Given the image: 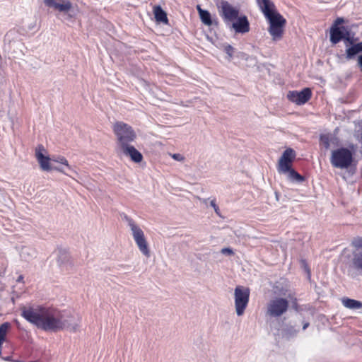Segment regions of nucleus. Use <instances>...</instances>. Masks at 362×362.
<instances>
[{"label": "nucleus", "mask_w": 362, "mask_h": 362, "mask_svg": "<svg viewBox=\"0 0 362 362\" xmlns=\"http://www.w3.org/2000/svg\"><path fill=\"white\" fill-rule=\"evenodd\" d=\"M52 161H54V162H57V163H62L63 165H64L67 169L71 172H74V173H76L72 168L69 165V163H68V160L63 156H59L57 158H52Z\"/></svg>", "instance_id": "nucleus-27"}, {"label": "nucleus", "mask_w": 362, "mask_h": 362, "mask_svg": "<svg viewBox=\"0 0 362 362\" xmlns=\"http://www.w3.org/2000/svg\"><path fill=\"white\" fill-rule=\"evenodd\" d=\"M235 33L245 34L250 30V23L245 15L241 14L235 21L227 26Z\"/></svg>", "instance_id": "nucleus-14"}, {"label": "nucleus", "mask_w": 362, "mask_h": 362, "mask_svg": "<svg viewBox=\"0 0 362 362\" xmlns=\"http://www.w3.org/2000/svg\"><path fill=\"white\" fill-rule=\"evenodd\" d=\"M234 294L237 315H242L249 300L250 291L247 288L237 286Z\"/></svg>", "instance_id": "nucleus-11"}, {"label": "nucleus", "mask_w": 362, "mask_h": 362, "mask_svg": "<svg viewBox=\"0 0 362 362\" xmlns=\"http://www.w3.org/2000/svg\"><path fill=\"white\" fill-rule=\"evenodd\" d=\"M45 4L57 11L58 18L63 21H69L74 17L75 13L69 0H44Z\"/></svg>", "instance_id": "nucleus-7"}, {"label": "nucleus", "mask_w": 362, "mask_h": 362, "mask_svg": "<svg viewBox=\"0 0 362 362\" xmlns=\"http://www.w3.org/2000/svg\"><path fill=\"white\" fill-rule=\"evenodd\" d=\"M352 264L356 269L362 271V251L353 252Z\"/></svg>", "instance_id": "nucleus-24"}, {"label": "nucleus", "mask_w": 362, "mask_h": 362, "mask_svg": "<svg viewBox=\"0 0 362 362\" xmlns=\"http://www.w3.org/2000/svg\"><path fill=\"white\" fill-rule=\"evenodd\" d=\"M20 256L21 259L25 262H29L36 257V250L28 246H23L20 251Z\"/></svg>", "instance_id": "nucleus-19"}, {"label": "nucleus", "mask_w": 362, "mask_h": 362, "mask_svg": "<svg viewBox=\"0 0 362 362\" xmlns=\"http://www.w3.org/2000/svg\"><path fill=\"white\" fill-rule=\"evenodd\" d=\"M200 18L202 20V22L205 24L206 25H212V21L211 18V14L207 11H200Z\"/></svg>", "instance_id": "nucleus-25"}, {"label": "nucleus", "mask_w": 362, "mask_h": 362, "mask_svg": "<svg viewBox=\"0 0 362 362\" xmlns=\"http://www.w3.org/2000/svg\"><path fill=\"white\" fill-rule=\"evenodd\" d=\"M312 95L311 90L305 88L301 91H289L287 94L288 99L296 105H300L308 102Z\"/></svg>", "instance_id": "nucleus-13"}, {"label": "nucleus", "mask_w": 362, "mask_h": 362, "mask_svg": "<svg viewBox=\"0 0 362 362\" xmlns=\"http://www.w3.org/2000/svg\"><path fill=\"white\" fill-rule=\"evenodd\" d=\"M221 253L223 254V255H231L233 254V251L229 248V247H225V248H223L221 249Z\"/></svg>", "instance_id": "nucleus-33"}, {"label": "nucleus", "mask_w": 362, "mask_h": 362, "mask_svg": "<svg viewBox=\"0 0 362 362\" xmlns=\"http://www.w3.org/2000/svg\"><path fill=\"white\" fill-rule=\"evenodd\" d=\"M297 332V329L294 328H291V331L283 330L282 334L286 338H289L290 337L294 335Z\"/></svg>", "instance_id": "nucleus-29"}, {"label": "nucleus", "mask_w": 362, "mask_h": 362, "mask_svg": "<svg viewBox=\"0 0 362 362\" xmlns=\"http://www.w3.org/2000/svg\"><path fill=\"white\" fill-rule=\"evenodd\" d=\"M210 206L214 209L215 213L218 216H221V212L218 206L216 204V200L212 199L210 201Z\"/></svg>", "instance_id": "nucleus-30"}, {"label": "nucleus", "mask_w": 362, "mask_h": 362, "mask_svg": "<svg viewBox=\"0 0 362 362\" xmlns=\"http://www.w3.org/2000/svg\"><path fill=\"white\" fill-rule=\"evenodd\" d=\"M124 219L127 223L139 250L144 257L148 258L151 256V251L144 231L130 217L124 216Z\"/></svg>", "instance_id": "nucleus-3"}, {"label": "nucleus", "mask_w": 362, "mask_h": 362, "mask_svg": "<svg viewBox=\"0 0 362 362\" xmlns=\"http://www.w3.org/2000/svg\"><path fill=\"white\" fill-rule=\"evenodd\" d=\"M201 201H202V203L206 204L208 201H209V199H201Z\"/></svg>", "instance_id": "nucleus-38"}, {"label": "nucleus", "mask_w": 362, "mask_h": 362, "mask_svg": "<svg viewBox=\"0 0 362 362\" xmlns=\"http://www.w3.org/2000/svg\"><path fill=\"white\" fill-rule=\"evenodd\" d=\"M342 305L351 310H359L362 309V302L349 298H343L341 299Z\"/></svg>", "instance_id": "nucleus-22"}, {"label": "nucleus", "mask_w": 362, "mask_h": 362, "mask_svg": "<svg viewBox=\"0 0 362 362\" xmlns=\"http://www.w3.org/2000/svg\"><path fill=\"white\" fill-rule=\"evenodd\" d=\"M344 22V18H337L335 21H334V24L333 26H337L339 27V25L341 23H343Z\"/></svg>", "instance_id": "nucleus-34"}, {"label": "nucleus", "mask_w": 362, "mask_h": 362, "mask_svg": "<svg viewBox=\"0 0 362 362\" xmlns=\"http://www.w3.org/2000/svg\"><path fill=\"white\" fill-rule=\"evenodd\" d=\"M351 245L356 248L362 247V238H356L352 240Z\"/></svg>", "instance_id": "nucleus-28"}, {"label": "nucleus", "mask_w": 362, "mask_h": 362, "mask_svg": "<svg viewBox=\"0 0 362 362\" xmlns=\"http://www.w3.org/2000/svg\"><path fill=\"white\" fill-rule=\"evenodd\" d=\"M287 178L291 182H302L304 181V177L301 176L292 168L289 170L286 171Z\"/></svg>", "instance_id": "nucleus-23"}, {"label": "nucleus", "mask_w": 362, "mask_h": 362, "mask_svg": "<svg viewBox=\"0 0 362 362\" xmlns=\"http://www.w3.org/2000/svg\"><path fill=\"white\" fill-rule=\"evenodd\" d=\"M58 265L62 270L69 271L74 267V262L68 252L64 250H59L57 256Z\"/></svg>", "instance_id": "nucleus-18"}, {"label": "nucleus", "mask_w": 362, "mask_h": 362, "mask_svg": "<svg viewBox=\"0 0 362 362\" xmlns=\"http://www.w3.org/2000/svg\"><path fill=\"white\" fill-rule=\"evenodd\" d=\"M23 280V276H20L18 278V281H21Z\"/></svg>", "instance_id": "nucleus-40"}, {"label": "nucleus", "mask_w": 362, "mask_h": 362, "mask_svg": "<svg viewBox=\"0 0 362 362\" xmlns=\"http://www.w3.org/2000/svg\"><path fill=\"white\" fill-rule=\"evenodd\" d=\"M296 156V151L291 148H286L279 159L277 170L280 174H286V171L292 168V163Z\"/></svg>", "instance_id": "nucleus-12"}, {"label": "nucleus", "mask_w": 362, "mask_h": 362, "mask_svg": "<svg viewBox=\"0 0 362 362\" xmlns=\"http://www.w3.org/2000/svg\"><path fill=\"white\" fill-rule=\"evenodd\" d=\"M218 8L220 16L226 26L235 21L241 15L238 7L233 6L226 1H222Z\"/></svg>", "instance_id": "nucleus-9"}, {"label": "nucleus", "mask_w": 362, "mask_h": 362, "mask_svg": "<svg viewBox=\"0 0 362 362\" xmlns=\"http://www.w3.org/2000/svg\"><path fill=\"white\" fill-rule=\"evenodd\" d=\"M354 153L347 148H339L331 153L330 163L333 167L339 169L349 168L353 162Z\"/></svg>", "instance_id": "nucleus-6"}, {"label": "nucleus", "mask_w": 362, "mask_h": 362, "mask_svg": "<svg viewBox=\"0 0 362 362\" xmlns=\"http://www.w3.org/2000/svg\"><path fill=\"white\" fill-rule=\"evenodd\" d=\"M44 153H46L44 146L42 145H38L35 148V157L40 164V168L44 171H50L52 170V167L50 164L52 158L46 156Z\"/></svg>", "instance_id": "nucleus-16"}, {"label": "nucleus", "mask_w": 362, "mask_h": 362, "mask_svg": "<svg viewBox=\"0 0 362 362\" xmlns=\"http://www.w3.org/2000/svg\"><path fill=\"white\" fill-rule=\"evenodd\" d=\"M358 66L360 67V69L362 71V54L358 57Z\"/></svg>", "instance_id": "nucleus-36"}, {"label": "nucleus", "mask_w": 362, "mask_h": 362, "mask_svg": "<svg viewBox=\"0 0 362 362\" xmlns=\"http://www.w3.org/2000/svg\"><path fill=\"white\" fill-rule=\"evenodd\" d=\"M354 42L351 45V46L346 49V58L347 59H353L357 54L362 52V42L355 43L356 39H354Z\"/></svg>", "instance_id": "nucleus-20"}, {"label": "nucleus", "mask_w": 362, "mask_h": 362, "mask_svg": "<svg viewBox=\"0 0 362 362\" xmlns=\"http://www.w3.org/2000/svg\"><path fill=\"white\" fill-rule=\"evenodd\" d=\"M171 157L174 160H177V161H180V162H182L185 160V157L182 155L180 154V153L172 154Z\"/></svg>", "instance_id": "nucleus-32"}, {"label": "nucleus", "mask_w": 362, "mask_h": 362, "mask_svg": "<svg viewBox=\"0 0 362 362\" xmlns=\"http://www.w3.org/2000/svg\"><path fill=\"white\" fill-rule=\"evenodd\" d=\"M52 170H55L57 171H59L60 173H62L66 175H69L66 171L63 168H61V167H54V168H52Z\"/></svg>", "instance_id": "nucleus-35"}, {"label": "nucleus", "mask_w": 362, "mask_h": 362, "mask_svg": "<svg viewBox=\"0 0 362 362\" xmlns=\"http://www.w3.org/2000/svg\"><path fill=\"white\" fill-rule=\"evenodd\" d=\"M320 145L325 149V151H327L329 148L330 142L332 139L330 138L329 135L324 134L320 136Z\"/></svg>", "instance_id": "nucleus-26"}, {"label": "nucleus", "mask_w": 362, "mask_h": 362, "mask_svg": "<svg viewBox=\"0 0 362 362\" xmlns=\"http://www.w3.org/2000/svg\"><path fill=\"white\" fill-rule=\"evenodd\" d=\"M289 301L283 297L272 298L267 305V313L271 317H281L286 313L289 308Z\"/></svg>", "instance_id": "nucleus-8"}, {"label": "nucleus", "mask_w": 362, "mask_h": 362, "mask_svg": "<svg viewBox=\"0 0 362 362\" xmlns=\"http://www.w3.org/2000/svg\"><path fill=\"white\" fill-rule=\"evenodd\" d=\"M30 324L45 331L56 332L66 329L76 331L78 323L75 318H25Z\"/></svg>", "instance_id": "nucleus-2"}, {"label": "nucleus", "mask_w": 362, "mask_h": 362, "mask_svg": "<svg viewBox=\"0 0 362 362\" xmlns=\"http://www.w3.org/2000/svg\"><path fill=\"white\" fill-rule=\"evenodd\" d=\"M273 292L276 296V297H283L290 300L293 306L296 309V298L293 295L292 292L289 289L288 285H283L282 284H276L273 287Z\"/></svg>", "instance_id": "nucleus-17"}, {"label": "nucleus", "mask_w": 362, "mask_h": 362, "mask_svg": "<svg viewBox=\"0 0 362 362\" xmlns=\"http://www.w3.org/2000/svg\"><path fill=\"white\" fill-rule=\"evenodd\" d=\"M308 325H309L308 322H303V329H305L308 327Z\"/></svg>", "instance_id": "nucleus-37"}, {"label": "nucleus", "mask_w": 362, "mask_h": 362, "mask_svg": "<svg viewBox=\"0 0 362 362\" xmlns=\"http://www.w3.org/2000/svg\"><path fill=\"white\" fill-rule=\"evenodd\" d=\"M197 10H198V11H199V14H200V11H204L203 9H202V8H201V7H200V6H199V5H198V6H197Z\"/></svg>", "instance_id": "nucleus-39"}, {"label": "nucleus", "mask_w": 362, "mask_h": 362, "mask_svg": "<svg viewBox=\"0 0 362 362\" xmlns=\"http://www.w3.org/2000/svg\"><path fill=\"white\" fill-rule=\"evenodd\" d=\"M224 51L226 52V54L228 55L230 58L233 57V48L230 45H226L224 47Z\"/></svg>", "instance_id": "nucleus-31"}, {"label": "nucleus", "mask_w": 362, "mask_h": 362, "mask_svg": "<svg viewBox=\"0 0 362 362\" xmlns=\"http://www.w3.org/2000/svg\"><path fill=\"white\" fill-rule=\"evenodd\" d=\"M261 11L269 21V33L274 40L282 37L286 19L275 9L274 4L270 0H256Z\"/></svg>", "instance_id": "nucleus-1"}, {"label": "nucleus", "mask_w": 362, "mask_h": 362, "mask_svg": "<svg viewBox=\"0 0 362 362\" xmlns=\"http://www.w3.org/2000/svg\"><path fill=\"white\" fill-rule=\"evenodd\" d=\"M21 309L22 317H57L59 315L54 308L37 303H28Z\"/></svg>", "instance_id": "nucleus-5"}, {"label": "nucleus", "mask_w": 362, "mask_h": 362, "mask_svg": "<svg viewBox=\"0 0 362 362\" xmlns=\"http://www.w3.org/2000/svg\"><path fill=\"white\" fill-rule=\"evenodd\" d=\"M113 132L116 136L117 148L131 144L136 135L132 127L122 122H117L113 125Z\"/></svg>", "instance_id": "nucleus-4"}, {"label": "nucleus", "mask_w": 362, "mask_h": 362, "mask_svg": "<svg viewBox=\"0 0 362 362\" xmlns=\"http://www.w3.org/2000/svg\"><path fill=\"white\" fill-rule=\"evenodd\" d=\"M116 149L118 153L129 158L135 163H140L143 160V155L132 144Z\"/></svg>", "instance_id": "nucleus-15"}, {"label": "nucleus", "mask_w": 362, "mask_h": 362, "mask_svg": "<svg viewBox=\"0 0 362 362\" xmlns=\"http://www.w3.org/2000/svg\"><path fill=\"white\" fill-rule=\"evenodd\" d=\"M341 40H344L346 47L352 45L354 42V37L351 35L345 27L332 26L330 29V41L332 44L335 45L339 42Z\"/></svg>", "instance_id": "nucleus-10"}, {"label": "nucleus", "mask_w": 362, "mask_h": 362, "mask_svg": "<svg viewBox=\"0 0 362 362\" xmlns=\"http://www.w3.org/2000/svg\"><path fill=\"white\" fill-rule=\"evenodd\" d=\"M154 18L158 23H163L164 24L168 23L167 13L164 11L160 6H155L153 7Z\"/></svg>", "instance_id": "nucleus-21"}, {"label": "nucleus", "mask_w": 362, "mask_h": 362, "mask_svg": "<svg viewBox=\"0 0 362 362\" xmlns=\"http://www.w3.org/2000/svg\"><path fill=\"white\" fill-rule=\"evenodd\" d=\"M5 361H11V357L8 356L6 358H4Z\"/></svg>", "instance_id": "nucleus-41"}]
</instances>
